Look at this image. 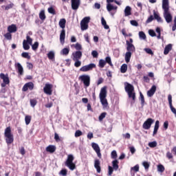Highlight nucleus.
Masks as SVG:
<instances>
[{
	"label": "nucleus",
	"mask_w": 176,
	"mask_h": 176,
	"mask_svg": "<svg viewBox=\"0 0 176 176\" xmlns=\"http://www.w3.org/2000/svg\"><path fill=\"white\" fill-rule=\"evenodd\" d=\"M107 9L109 12H111V10H116L118 9L117 6H113V5L111 3L107 4Z\"/></svg>",
	"instance_id": "nucleus-26"
},
{
	"label": "nucleus",
	"mask_w": 176,
	"mask_h": 176,
	"mask_svg": "<svg viewBox=\"0 0 176 176\" xmlns=\"http://www.w3.org/2000/svg\"><path fill=\"white\" fill-rule=\"evenodd\" d=\"M0 78H1V79L3 80V82L1 84V87H5V86H6V85H9L10 80H9V77L8 76V75H5V74L1 73V74H0Z\"/></svg>",
	"instance_id": "nucleus-12"
},
{
	"label": "nucleus",
	"mask_w": 176,
	"mask_h": 176,
	"mask_svg": "<svg viewBox=\"0 0 176 176\" xmlns=\"http://www.w3.org/2000/svg\"><path fill=\"white\" fill-rule=\"evenodd\" d=\"M90 22V16H85L80 22L82 31H86L89 28V23Z\"/></svg>",
	"instance_id": "nucleus-8"
},
{
	"label": "nucleus",
	"mask_w": 176,
	"mask_h": 176,
	"mask_svg": "<svg viewBox=\"0 0 176 176\" xmlns=\"http://www.w3.org/2000/svg\"><path fill=\"white\" fill-rule=\"evenodd\" d=\"M142 164L144 167L145 170H148V168H149V166H151V164H149V162L146 161L143 162Z\"/></svg>",
	"instance_id": "nucleus-40"
},
{
	"label": "nucleus",
	"mask_w": 176,
	"mask_h": 176,
	"mask_svg": "<svg viewBox=\"0 0 176 176\" xmlns=\"http://www.w3.org/2000/svg\"><path fill=\"white\" fill-rule=\"evenodd\" d=\"M100 102L103 107V109H108V100H107V87H103L100 89L99 94Z\"/></svg>",
	"instance_id": "nucleus-2"
},
{
	"label": "nucleus",
	"mask_w": 176,
	"mask_h": 176,
	"mask_svg": "<svg viewBox=\"0 0 176 176\" xmlns=\"http://www.w3.org/2000/svg\"><path fill=\"white\" fill-rule=\"evenodd\" d=\"M153 14H154V18L155 19V20H157L158 23H163V19H162V17H160V15H158L157 13H156V12L154 11Z\"/></svg>",
	"instance_id": "nucleus-27"
},
{
	"label": "nucleus",
	"mask_w": 176,
	"mask_h": 176,
	"mask_svg": "<svg viewBox=\"0 0 176 176\" xmlns=\"http://www.w3.org/2000/svg\"><path fill=\"white\" fill-rule=\"evenodd\" d=\"M153 123H155V120L152 119V118H148L144 123L142 125V128L144 130H149V129H151L152 124H153Z\"/></svg>",
	"instance_id": "nucleus-10"
},
{
	"label": "nucleus",
	"mask_w": 176,
	"mask_h": 176,
	"mask_svg": "<svg viewBox=\"0 0 176 176\" xmlns=\"http://www.w3.org/2000/svg\"><path fill=\"white\" fill-rule=\"evenodd\" d=\"M131 25H133L134 27H138V22L137 21H131Z\"/></svg>",
	"instance_id": "nucleus-59"
},
{
	"label": "nucleus",
	"mask_w": 176,
	"mask_h": 176,
	"mask_svg": "<svg viewBox=\"0 0 176 176\" xmlns=\"http://www.w3.org/2000/svg\"><path fill=\"white\" fill-rule=\"evenodd\" d=\"M112 164H113V168L114 170H116V171L118 170V168H119V165H118L119 164V161L116 160L112 162Z\"/></svg>",
	"instance_id": "nucleus-30"
},
{
	"label": "nucleus",
	"mask_w": 176,
	"mask_h": 176,
	"mask_svg": "<svg viewBox=\"0 0 176 176\" xmlns=\"http://www.w3.org/2000/svg\"><path fill=\"white\" fill-rule=\"evenodd\" d=\"M74 61H75L74 67H76V68H78V67H80V65H82V62H80V60H77Z\"/></svg>",
	"instance_id": "nucleus-46"
},
{
	"label": "nucleus",
	"mask_w": 176,
	"mask_h": 176,
	"mask_svg": "<svg viewBox=\"0 0 176 176\" xmlns=\"http://www.w3.org/2000/svg\"><path fill=\"white\" fill-rule=\"evenodd\" d=\"M30 105L34 108L36 105V101L35 100H30Z\"/></svg>",
	"instance_id": "nucleus-57"
},
{
	"label": "nucleus",
	"mask_w": 176,
	"mask_h": 176,
	"mask_svg": "<svg viewBox=\"0 0 176 176\" xmlns=\"http://www.w3.org/2000/svg\"><path fill=\"white\" fill-rule=\"evenodd\" d=\"M73 60H78L82 58V52L77 51L76 52L72 53Z\"/></svg>",
	"instance_id": "nucleus-15"
},
{
	"label": "nucleus",
	"mask_w": 176,
	"mask_h": 176,
	"mask_svg": "<svg viewBox=\"0 0 176 176\" xmlns=\"http://www.w3.org/2000/svg\"><path fill=\"white\" fill-rule=\"evenodd\" d=\"M118 157V153H116V151H113L111 152V159H116Z\"/></svg>",
	"instance_id": "nucleus-49"
},
{
	"label": "nucleus",
	"mask_w": 176,
	"mask_h": 176,
	"mask_svg": "<svg viewBox=\"0 0 176 176\" xmlns=\"http://www.w3.org/2000/svg\"><path fill=\"white\" fill-rule=\"evenodd\" d=\"M22 57H23L24 58H28V60H30V58H31V56H30V54H28V52H23L21 54Z\"/></svg>",
	"instance_id": "nucleus-43"
},
{
	"label": "nucleus",
	"mask_w": 176,
	"mask_h": 176,
	"mask_svg": "<svg viewBox=\"0 0 176 176\" xmlns=\"http://www.w3.org/2000/svg\"><path fill=\"white\" fill-rule=\"evenodd\" d=\"M91 54L94 58H97V57H98V52H97V51H93Z\"/></svg>",
	"instance_id": "nucleus-60"
},
{
	"label": "nucleus",
	"mask_w": 176,
	"mask_h": 176,
	"mask_svg": "<svg viewBox=\"0 0 176 176\" xmlns=\"http://www.w3.org/2000/svg\"><path fill=\"white\" fill-rule=\"evenodd\" d=\"M46 151L50 152V153H54V152H56V146L50 145L47 146Z\"/></svg>",
	"instance_id": "nucleus-23"
},
{
	"label": "nucleus",
	"mask_w": 176,
	"mask_h": 176,
	"mask_svg": "<svg viewBox=\"0 0 176 176\" xmlns=\"http://www.w3.org/2000/svg\"><path fill=\"white\" fill-rule=\"evenodd\" d=\"M48 13H50V14H56V10L53 7H50L47 9Z\"/></svg>",
	"instance_id": "nucleus-45"
},
{
	"label": "nucleus",
	"mask_w": 176,
	"mask_h": 176,
	"mask_svg": "<svg viewBox=\"0 0 176 176\" xmlns=\"http://www.w3.org/2000/svg\"><path fill=\"white\" fill-rule=\"evenodd\" d=\"M170 108L171 112H173V113L176 115V109L175 108H174V107H173V104H170Z\"/></svg>",
	"instance_id": "nucleus-62"
},
{
	"label": "nucleus",
	"mask_w": 176,
	"mask_h": 176,
	"mask_svg": "<svg viewBox=\"0 0 176 176\" xmlns=\"http://www.w3.org/2000/svg\"><path fill=\"white\" fill-rule=\"evenodd\" d=\"M30 46H32V50L36 51L39 47V43L35 42L34 44L32 43Z\"/></svg>",
	"instance_id": "nucleus-36"
},
{
	"label": "nucleus",
	"mask_w": 176,
	"mask_h": 176,
	"mask_svg": "<svg viewBox=\"0 0 176 176\" xmlns=\"http://www.w3.org/2000/svg\"><path fill=\"white\" fill-rule=\"evenodd\" d=\"M125 91H126L129 98H132L133 101H135V92H134V87L129 83L125 82Z\"/></svg>",
	"instance_id": "nucleus-4"
},
{
	"label": "nucleus",
	"mask_w": 176,
	"mask_h": 176,
	"mask_svg": "<svg viewBox=\"0 0 176 176\" xmlns=\"http://www.w3.org/2000/svg\"><path fill=\"white\" fill-rule=\"evenodd\" d=\"M39 19L43 21L46 19V15L45 14L44 10H42L39 13Z\"/></svg>",
	"instance_id": "nucleus-32"
},
{
	"label": "nucleus",
	"mask_w": 176,
	"mask_h": 176,
	"mask_svg": "<svg viewBox=\"0 0 176 176\" xmlns=\"http://www.w3.org/2000/svg\"><path fill=\"white\" fill-rule=\"evenodd\" d=\"M159 130V120H157L155 124L154 131L153 133V135H156L157 134V131Z\"/></svg>",
	"instance_id": "nucleus-28"
},
{
	"label": "nucleus",
	"mask_w": 176,
	"mask_h": 176,
	"mask_svg": "<svg viewBox=\"0 0 176 176\" xmlns=\"http://www.w3.org/2000/svg\"><path fill=\"white\" fill-rule=\"evenodd\" d=\"M120 71L122 74H126L127 72V65L123 64L120 67Z\"/></svg>",
	"instance_id": "nucleus-33"
},
{
	"label": "nucleus",
	"mask_w": 176,
	"mask_h": 176,
	"mask_svg": "<svg viewBox=\"0 0 176 176\" xmlns=\"http://www.w3.org/2000/svg\"><path fill=\"white\" fill-rule=\"evenodd\" d=\"M131 170H133V171H135L137 173L140 171V166L135 165V166L132 167Z\"/></svg>",
	"instance_id": "nucleus-53"
},
{
	"label": "nucleus",
	"mask_w": 176,
	"mask_h": 176,
	"mask_svg": "<svg viewBox=\"0 0 176 176\" xmlns=\"http://www.w3.org/2000/svg\"><path fill=\"white\" fill-rule=\"evenodd\" d=\"M66 23L67 21L65 20V19H61L59 21V26L60 27V28H63L60 34V42L61 45H64V43H65V30H64V28H65Z\"/></svg>",
	"instance_id": "nucleus-3"
},
{
	"label": "nucleus",
	"mask_w": 176,
	"mask_h": 176,
	"mask_svg": "<svg viewBox=\"0 0 176 176\" xmlns=\"http://www.w3.org/2000/svg\"><path fill=\"white\" fill-rule=\"evenodd\" d=\"M4 36L6 39H8L9 41L12 39V34L10 33L6 34Z\"/></svg>",
	"instance_id": "nucleus-58"
},
{
	"label": "nucleus",
	"mask_w": 176,
	"mask_h": 176,
	"mask_svg": "<svg viewBox=\"0 0 176 176\" xmlns=\"http://www.w3.org/2000/svg\"><path fill=\"white\" fill-rule=\"evenodd\" d=\"M148 146H150V148H155V146H157V142H156L155 141L149 142Z\"/></svg>",
	"instance_id": "nucleus-44"
},
{
	"label": "nucleus",
	"mask_w": 176,
	"mask_h": 176,
	"mask_svg": "<svg viewBox=\"0 0 176 176\" xmlns=\"http://www.w3.org/2000/svg\"><path fill=\"white\" fill-rule=\"evenodd\" d=\"M139 37L140 39H142L143 41H145V39H146V35H145V33L144 32H139Z\"/></svg>",
	"instance_id": "nucleus-37"
},
{
	"label": "nucleus",
	"mask_w": 176,
	"mask_h": 176,
	"mask_svg": "<svg viewBox=\"0 0 176 176\" xmlns=\"http://www.w3.org/2000/svg\"><path fill=\"white\" fill-rule=\"evenodd\" d=\"M105 116H107V113H102L100 116H99V120L100 122L102 121L103 119H104Z\"/></svg>",
	"instance_id": "nucleus-50"
},
{
	"label": "nucleus",
	"mask_w": 176,
	"mask_h": 176,
	"mask_svg": "<svg viewBox=\"0 0 176 176\" xmlns=\"http://www.w3.org/2000/svg\"><path fill=\"white\" fill-rule=\"evenodd\" d=\"M168 100L169 105H173V96H171V95H168Z\"/></svg>",
	"instance_id": "nucleus-55"
},
{
	"label": "nucleus",
	"mask_w": 176,
	"mask_h": 176,
	"mask_svg": "<svg viewBox=\"0 0 176 176\" xmlns=\"http://www.w3.org/2000/svg\"><path fill=\"white\" fill-rule=\"evenodd\" d=\"M157 171H159V173L164 172V166L162 164L158 165L157 166Z\"/></svg>",
	"instance_id": "nucleus-42"
},
{
	"label": "nucleus",
	"mask_w": 176,
	"mask_h": 176,
	"mask_svg": "<svg viewBox=\"0 0 176 176\" xmlns=\"http://www.w3.org/2000/svg\"><path fill=\"white\" fill-rule=\"evenodd\" d=\"M124 12L126 17L131 16V7L127 6L124 9Z\"/></svg>",
	"instance_id": "nucleus-21"
},
{
	"label": "nucleus",
	"mask_w": 176,
	"mask_h": 176,
	"mask_svg": "<svg viewBox=\"0 0 176 176\" xmlns=\"http://www.w3.org/2000/svg\"><path fill=\"white\" fill-rule=\"evenodd\" d=\"M14 65L19 75H23V74H24V68H23L21 64L20 63H16Z\"/></svg>",
	"instance_id": "nucleus-17"
},
{
	"label": "nucleus",
	"mask_w": 176,
	"mask_h": 176,
	"mask_svg": "<svg viewBox=\"0 0 176 176\" xmlns=\"http://www.w3.org/2000/svg\"><path fill=\"white\" fill-rule=\"evenodd\" d=\"M25 124L28 126V124L31 123V116H26L25 117Z\"/></svg>",
	"instance_id": "nucleus-39"
},
{
	"label": "nucleus",
	"mask_w": 176,
	"mask_h": 176,
	"mask_svg": "<svg viewBox=\"0 0 176 176\" xmlns=\"http://www.w3.org/2000/svg\"><path fill=\"white\" fill-rule=\"evenodd\" d=\"M83 134V133H82L81 131L80 130H77L75 133V137L78 138V137H80V135H82Z\"/></svg>",
	"instance_id": "nucleus-52"
},
{
	"label": "nucleus",
	"mask_w": 176,
	"mask_h": 176,
	"mask_svg": "<svg viewBox=\"0 0 176 176\" xmlns=\"http://www.w3.org/2000/svg\"><path fill=\"white\" fill-rule=\"evenodd\" d=\"M60 174L61 175H67V170L66 169H63L60 170Z\"/></svg>",
	"instance_id": "nucleus-64"
},
{
	"label": "nucleus",
	"mask_w": 176,
	"mask_h": 176,
	"mask_svg": "<svg viewBox=\"0 0 176 176\" xmlns=\"http://www.w3.org/2000/svg\"><path fill=\"white\" fill-rule=\"evenodd\" d=\"M32 38L30 36H26V39L23 41V47L24 50H30V45H32Z\"/></svg>",
	"instance_id": "nucleus-7"
},
{
	"label": "nucleus",
	"mask_w": 176,
	"mask_h": 176,
	"mask_svg": "<svg viewBox=\"0 0 176 176\" xmlns=\"http://www.w3.org/2000/svg\"><path fill=\"white\" fill-rule=\"evenodd\" d=\"M176 30V16L174 17L173 25L172 27V31H175Z\"/></svg>",
	"instance_id": "nucleus-54"
},
{
	"label": "nucleus",
	"mask_w": 176,
	"mask_h": 176,
	"mask_svg": "<svg viewBox=\"0 0 176 176\" xmlns=\"http://www.w3.org/2000/svg\"><path fill=\"white\" fill-rule=\"evenodd\" d=\"M60 53L63 54V56H68V54H69V48H63Z\"/></svg>",
	"instance_id": "nucleus-34"
},
{
	"label": "nucleus",
	"mask_w": 176,
	"mask_h": 176,
	"mask_svg": "<svg viewBox=\"0 0 176 176\" xmlns=\"http://www.w3.org/2000/svg\"><path fill=\"white\" fill-rule=\"evenodd\" d=\"M74 155H69L65 162V166H67V167H68V168H69V170H71L72 171H74V170L76 168V166L75 165V164H74Z\"/></svg>",
	"instance_id": "nucleus-6"
},
{
	"label": "nucleus",
	"mask_w": 176,
	"mask_h": 176,
	"mask_svg": "<svg viewBox=\"0 0 176 176\" xmlns=\"http://www.w3.org/2000/svg\"><path fill=\"white\" fill-rule=\"evenodd\" d=\"M106 64H107V62L104 59H100L99 60V67L100 68H104V67H105Z\"/></svg>",
	"instance_id": "nucleus-35"
},
{
	"label": "nucleus",
	"mask_w": 176,
	"mask_h": 176,
	"mask_svg": "<svg viewBox=\"0 0 176 176\" xmlns=\"http://www.w3.org/2000/svg\"><path fill=\"white\" fill-rule=\"evenodd\" d=\"M79 80L84 83L85 87L90 86V76L86 74L81 75L79 76Z\"/></svg>",
	"instance_id": "nucleus-9"
},
{
	"label": "nucleus",
	"mask_w": 176,
	"mask_h": 176,
	"mask_svg": "<svg viewBox=\"0 0 176 176\" xmlns=\"http://www.w3.org/2000/svg\"><path fill=\"white\" fill-rule=\"evenodd\" d=\"M171 49H173V45L171 44H168L165 47L164 54H167L168 53H170V50H171Z\"/></svg>",
	"instance_id": "nucleus-29"
},
{
	"label": "nucleus",
	"mask_w": 176,
	"mask_h": 176,
	"mask_svg": "<svg viewBox=\"0 0 176 176\" xmlns=\"http://www.w3.org/2000/svg\"><path fill=\"white\" fill-rule=\"evenodd\" d=\"M94 167L96 168L97 173H101V167L100 166V161L98 160H95Z\"/></svg>",
	"instance_id": "nucleus-24"
},
{
	"label": "nucleus",
	"mask_w": 176,
	"mask_h": 176,
	"mask_svg": "<svg viewBox=\"0 0 176 176\" xmlns=\"http://www.w3.org/2000/svg\"><path fill=\"white\" fill-rule=\"evenodd\" d=\"M74 47H75L76 50H82V45L79 44L78 43H77L74 45Z\"/></svg>",
	"instance_id": "nucleus-51"
},
{
	"label": "nucleus",
	"mask_w": 176,
	"mask_h": 176,
	"mask_svg": "<svg viewBox=\"0 0 176 176\" xmlns=\"http://www.w3.org/2000/svg\"><path fill=\"white\" fill-rule=\"evenodd\" d=\"M92 148L95 151V152H96L98 157H101V153H100V146H98L97 144V143H92Z\"/></svg>",
	"instance_id": "nucleus-16"
},
{
	"label": "nucleus",
	"mask_w": 176,
	"mask_h": 176,
	"mask_svg": "<svg viewBox=\"0 0 176 176\" xmlns=\"http://www.w3.org/2000/svg\"><path fill=\"white\" fill-rule=\"evenodd\" d=\"M102 25L104 27V30H109V26L107 25V21L104 19V17L101 18Z\"/></svg>",
	"instance_id": "nucleus-31"
},
{
	"label": "nucleus",
	"mask_w": 176,
	"mask_h": 176,
	"mask_svg": "<svg viewBox=\"0 0 176 176\" xmlns=\"http://www.w3.org/2000/svg\"><path fill=\"white\" fill-rule=\"evenodd\" d=\"M52 89H53V85L52 84H45L43 89L44 93H45V94H48V96H52Z\"/></svg>",
	"instance_id": "nucleus-13"
},
{
	"label": "nucleus",
	"mask_w": 176,
	"mask_h": 176,
	"mask_svg": "<svg viewBox=\"0 0 176 176\" xmlns=\"http://www.w3.org/2000/svg\"><path fill=\"white\" fill-rule=\"evenodd\" d=\"M144 50L148 54L153 55V52L152 51V50H151V48H144Z\"/></svg>",
	"instance_id": "nucleus-48"
},
{
	"label": "nucleus",
	"mask_w": 176,
	"mask_h": 176,
	"mask_svg": "<svg viewBox=\"0 0 176 176\" xmlns=\"http://www.w3.org/2000/svg\"><path fill=\"white\" fill-rule=\"evenodd\" d=\"M156 92V86L153 85L152 87L147 91L148 97H152L153 94Z\"/></svg>",
	"instance_id": "nucleus-20"
},
{
	"label": "nucleus",
	"mask_w": 176,
	"mask_h": 176,
	"mask_svg": "<svg viewBox=\"0 0 176 176\" xmlns=\"http://www.w3.org/2000/svg\"><path fill=\"white\" fill-rule=\"evenodd\" d=\"M113 173V168L112 166H109V175H112V173Z\"/></svg>",
	"instance_id": "nucleus-63"
},
{
	"label": "nucleus",
	"mask_w": 176,
	"mask_h": 176,
	"mask_svg": "<svg viewBox=\"0 0 176 176\" xmlns=\"http://www.w3.org/2000/svg\"><path fill=\"white\" fill-rule=\"evenodd\" d=\"M54 140L58 142L59 141H60V136H58V134H57L56 133H54Z\"/></svg>",
	"instance_id": "nucleus-61"
},
{
	"label": "nucleus",
	"mask_w": 176,
	"mask_h": 176,
	"mask_svg": "<svg viewBox=\"0 0 176 176\" xmlns=\"http://www.w3.org/2000/svg\"><path fill=\"white\" fill-rule=\"evenodd\" d=\"M140 96L142 107H144V105H145V99L144 98V95H142V93L140 92Z\"/></svg>",
	"instance_id": "nucleus-41"
},
{
	"label": "nucleus",
	"mask_w": 176,
	"mask_h": 176,
	"mask_svg": "<svg viewBox=\"0 0 176 176\" xmlns=\"http://www.w3.org/2000/svg\"><path fill=\"white\" fill-rule=\"evenodd\" d=\"M80 6V0H72V8L73 10H78Z\"/></svg>",
	"instance_id": "nucleus-14"
},
{
	"label": "nucleus",
	"mask_w": 176,
	"mask_h": 176,
	"mask_svg": "<svg viewBox=\"0 0 176 176\" xmlns=\"http://www.w3.org/2000/svg\"><path fill=\"white\" fill-rule=\"evenodd\" d=\"M28 89H30V90H32V89H34V83L28 82V83L25 84L22 90H23V91H27V90H28Z\"/></svg>",
	"instance_id": "nucleus-18"
},
{
	"label": "nucleus",
	"mask_w": 176,
	"mask_h": 176,
	"mask_svg": "<svg viewBox=\"0 0 176 176\" xmlns=\"http://www.w3.org/2000/svg\"><path fill=\"white\" fill-rule=\"evenodd\" d=\"M93 68H96V64L90 63L89 65L82 66L80 69V71H81L82 72H87L89 71H91V69H93Z\"/></svg>",
	"instance_id": "nucleus-11"
},
{
	"label": "nucleus",
	"mask_w": 176,
	"mask_h": 176,
	"mask_svg": "<svg viewBox=\"0 0 176 176\" xmlns=\"http://www.w3.org/2000/svg\"><path fill=\"white\" fill-rule=\"evenodd\" d=\"M131 54L132 53L130 52H126L124 58L126 63H130V60L131 58Z\"/></svg>",
	"instance_id": "nucleus-25"
},
{
	"label": "nucleus",
	"mask_w": 176,
	"mask_h": 176,
	"mask_svg": "<svg viewBox=\"0 0 176 176\" xmlns=\"http://www.w3.org/2000/svg\"><path fill=\"white\" fill-rule=\"evenodd\" d=\"M8 31L12 34L13 32H16V31H17V27L16 26V25L12 24L10 26H8Z\"/></svg>",
	"instance_id": "nucleus-22"
},
{
	"label": "nucleus",
	"mask_w": 176,
	"mask_h": 176,
	"mask_svg": "<svg viewBox=\"0 0 176 176\" xmlns=\"http://www.w3.org/2000/svg\"><path fill=\"white\" fill-rule=\"evenodd\" d=\"M4 137L6 139V142H7L8 145L13 142L14 139L13 138V134L12 133V129H10V126H8L5 129Z\"/></svg>",
	"instance_id": "nucleus-5"
},
{
	"label": "nucleus",
	"mask_w": 176,
	"mask_h": 176,
	"mask_svg": "<svg viewBox=\"0 0 176 176\" xmlns=\"http://www.w3.org/2000/svg\"><path fill=\"white\" fill-rule=\"evenodd\" d=\"M47 57L50 60H53L54 58V51H50L47 54Z\"/></svg>",
	"instance_id": "nucleus-38"
},
{
	"label": "nucleus",
	"mask_w": 176,
	"mask_h": 176,
	"mask_svg": "<svg viewBox=\"0 0 176 176\" xmlns=\"http://www.w3.org/2000/svg\"><path fill=\"white\" fill-rule=\"evenodd\" d=\"M105 61L106 63H107V64L110 65L111 67H112V61L111 60V57L109 56H107L105 58Z\"/></svg>",
	"instance_id": "nucleus-47"
},
{
	"label": "nucleus",
	"mask_w": 176,
	"mask_h": 176,
	"mask_svg": "<svg viewBox=\"0 0 176 176\" xmlns=\"http://www.w3.org/2000/svg\"><path fill=\"white\" fill-rule=\"evenodd\" d=\"M162 9L164 10V18L166 23H170L173 21V15L170 12V5H168V0H164L162 1Z\"/></svg>",
	"instance_id": "nucleus-1"
},
{
	"label": "nucleus",
	"mask_w": 176,
	"mask_h": 176,
	"mask_svg": "<svg viewBox=\"0 0 176 176\" xmlns=\"http://www.w3.org/2000/svg\"><path fill=\"white\" fill-rule=\"evenodd\" d=\"M148 34L151 36H156V33L153 30H149Z\"/></svg>",
	"instance_id": "nucleus-56"
},
{
	"label": "nucleus",
	"mask_w": 176,
	"mask_h": 176,
	"mask_svg": "<svg viewBox=\"0 0 176 176\" xmlns=\"http://www.w3.org/2000/svg\"><path fill=\"white\" fill-rule=\"evenodd\" d=\"M126 50L129 52L130 53H133V52H135V47H134V45L133 43H130L128 41H126Z\"/></svg>",
	"instance_id": "nucleus-19"
}]
</instances>
